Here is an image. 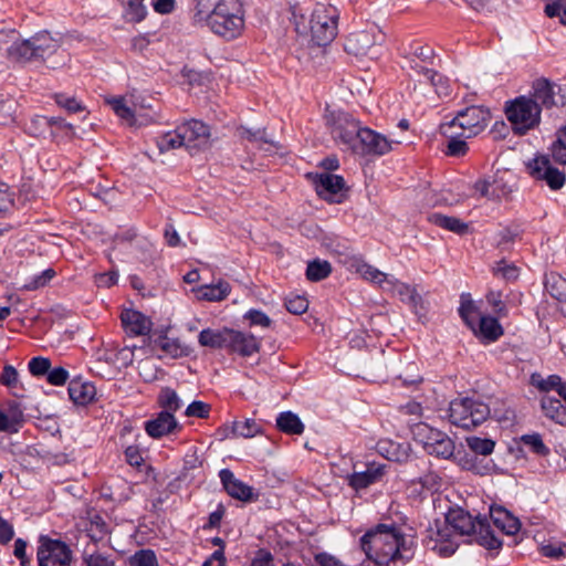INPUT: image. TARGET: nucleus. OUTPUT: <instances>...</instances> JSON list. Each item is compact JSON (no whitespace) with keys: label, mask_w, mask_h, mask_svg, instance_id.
<instances>
[{"label":"nucleus","mask_w":566,"mask_h":566,"mask_svg":"<svg viewBox=\"0 0 566 566\" xmlns=\"http://www.w3.org/2000/svg\"><path fill=\"white\" fill-rule=\"evenodd\" d=\"M361 551L376 565L409 560L413 556V537L395 523H379L359 539Z\"/></svg>","instance_id":"f257e3e1"},{"label":"nucleus","mask_w":566,"mask_h":566,"mask_svg":"<svg viewBox=\"0 0 566 566\" xmlns=\"http://www.w3.org/2000/svg\"><path fill=\"white\" fill-rule=\"evenodd\" d=\"M294 7L292 11L295 30L300 34L311 33L312 41L323 46L331 43L337 35L338 10L331 4L317 3L307 20L304 13Z\"/></svg>","instance_id":"f03ea898"},{"label":"nucleus","mask_w":566,"mask_h":566,"mask_svg":"<svg viewBox=\"0 0 566 566\" xmlns=\"http://www.w3.org/2000/svg\"><path fill=\"white\" fill-rule=\"evenodd\" d=\"M451 530L458 535L473 536V539L489 551L500 549L502 541L497 538L491 528L486 516L475 518L461 507L450 509L444 517Z\"/></svg>","instance_id":"7ed1b4c3"},{"label":"nucleus","mask_w":566,"mask_h":566,"mask_svg":"<svg viewBox=\"0 0 566 566\" xmlns=\"http://www.w3.org/2000/svg\"><path fill=\"white\" fill-rule=\"evenodd\" d=\"M217 35L226 39H237L244 29V9L240 0H219L211 10L208 24Z\"/></svg>","instance_id":"20e7f679"},{"label":"nucleus","mask_w":566,"mask_h":566,"mask_svg":"<svg viewBox=\"0 0 566 566\" xmlns=\"http://www.w3.org/2000/svg\"><path fill=\"white\" fill-rule=\"evenodd\" d=\"M490 416V408L480 399L464 397L450 402L449 419L457 427L470 430L484 422Z\"/></svg>","instance_id":"39448f33"},{"label":"nucleus","mask_w":566,"mask_h":566,"mask_svg":"<svg viewBox=\"0 0 566 566\" xmlns=\"http://www.w3.org/2000/svg\"><path fill=\"white\" fill-rule=\"evenodd\" d=\"M413 439L421 443L427 453L442 459H450L455 449L454 441L443 431L426 422L410 426Z\"/></svg>","instance_id":"423d86ee"},{"label":"nucleus","mask_w":566,"mask_h":566,"mask_svg":"<svg viewBox=\"0 0 566 566\" xmlns=\"http://www.w3.org/2000/svg\"><path fill=\"white\" fill-rule=\"evenodd\" d=\"M541 112V106L532 98L525 96L515 98L505 108L506 117L512 124L514 132L518 135H524L538 126Z\"/></svg>","instance_id":"0eeeda50"},{"label":"nucleus","mask_w":566,"mask_h":566,"mask_svg":"<svg viewBox=\"0 0 566 566\" xmlns=\"http://www.w3.org/2000/svg\"><path fill=\"white\" fill-rule=\"evenodd\" d=\"M325 119L335 142L353 150L363 127L350 114L326 111Z\"/></svg>","instance_id":"6e6552de"},{"label":"nucleus","mask_w":566,"mask_h":566,"mask_svg":"<svg viewBox=\"0 0 566 566\" xmlns=\"http://www.w3.org/2000/svg\"><path fill=\"white\" fill-rule=\"evenodd\" d=\"M491 119L490 111L483 106H469L458 112L457 116L444 125L454 126L465 138L482 133Z\"/></svg>","instance_id":"1a4fd4ad"},{"label":"nucleus","mask_w":566,"mask_h":566,"mask_svg":"<svg viewBox=\"0 0 566 566\" xmlns=\"http://www.w3.org/2000/svg\"><path fill=\"white\" fill-rule=\"evenodd\" d=\"M337 254L338 262L348 271L360 274L364 280L385 286L391 276L366 263L360 255L354 254L347 247L337 244L332 250Z\"/></svg>","instance_id":"9d476101"},{"label":"nucleus","mask_w":566,"mask_h":566,"mask_svg":"<svg viewBox=\"0 0 566 566\" xmlns=\"http://www.w3.org/2000/svg\"><path fill=\"white\" fill-rule=\"evenodd\" d=\"M424 546L441 557H449L459 546L458 535L443 521H434L426 531Z\"/></svg>","instance_id":"9b49d317"},{"label":"nucleus","mask_w":566,"mask_h":566,"mask_svg":"<svg viewBox=\"0 0 566 566\" xmlns=\"http://www.w3.org/2000/svg\"><path fill=\"white\" fill-rule=\"evenodd\" d=\"M527 169L534 179L545 181L552 190L560 189L566 182L565 172L554 167L545 155L532 159L527 164Z\"/></svg>","instance_id":"f8f14e48"},{"label":"nucleus","mask_w":566,"mask_h":566,"mask_svg":"<svg viewBox=\"0 0 566 566\" xmlns=\"http://www.w3.org/2000/svg\"><path fill=\"white\" fill-rule=\"evenodd\" d=\"M313 181L316 193L326 201L340 203L346 196L347 189L342 176L323 172L317 174Z\"/></svg>","instance_id":"ddd939ff"},{"label":"nucleus","mask_w":566,"mask_h":566,"mask_svg":"<svg viewBox=\"0 0 566 566\" xmlns=\"http://www.w3.org/2000/svg\"><path fill=\"white\" fill-rule=\"evenodd\" d=\"M388 138L368 127H363L353 151L359 155L382 156L391 150Z\"/></svg>","instance_id":"4468645a"},{"label":"nucleus","mask_w":566,"mask_h":566,"mask_svg":"<svg viewBox=\"0 0 566 566\" xmlns=\"http://www.w3.org/2000/svg\"><path fill=\"white\" fill-rule=\"evenodd\" d=\"M71 551L61 541H48L38 548L39 566H70Z\"/></svg>","instance_id":"2eb2a0df"},{"label":"nucleus","mask_w":566,"mask_h":566,"mask_svg":"<svg viewBox=\"0 0 566 566\" xmlns=\"http://www.w3.org/2000/svg\"><path fill=\"white\" fill-rule=\"evenodd\" d=\"M387 473V465L378 462H369L366 469L360 472H353L348 474L346 480L347 484L355 491H361L370 485H374L385 478Z\"/></svg>","instance_id":"dca6fc26"},{"label":"nucleus","mask_w":566,"mask_h":566,"mask_svg":"<svg viewBox=\"0 0 566 566\" xmlns=\"http://www.w3.org/2000/svg\"><path fill=\"white\" fill-rule=\"evenodd\" d=\"M179 132L181 133V140H184L185 147L190 150L203 148L209 144L210 129L200 120L191 119L179 125Z\"/></svg>","instance_id":"f3484780"},{"label":"nucleus","mask_w":566,"mask_h":566,"mask_svg":"<svg viewBox=\"0 0 566 566\" xmlns=\"http://www.w3.org/2000/svg\"><path fill=\"white\" fill-rule=\"evenodd\" d=\"M31 39L36 60L59 56L60 60L53 63L52 67H56L57 64L64 63L66 53L61 50L60 41L54 39L49 32H39Z\"/></svg>","instance_id":"a211bd4d"},{"label":"nucleus","mask_w":566,"mask_h":566,"mask_svg":"<svg viewBox=\"0 0 566 566\" xmlns=\"http://www.w3.org/2000/svg\"><path fill=\"white\" fill-rule=\"evenodd\" d=\"M533 90L532 99L535 101L538 106L542 105L546 108H551L566 103V97L559 94L560 87L545 78L535 81Z\"/></svg>","instance_id":"6ab92c4d"},{"label":"nucleus","mask_w":566,"mask_h":566,"mask_svg":"<svg viewBox=\"0 0 566 566\" xmlns=\"http://www.w3.org/2000/svg\"><path fill=\"white\" fill-rule=\"evenodd\" d=\"M260 348L261 342L254 335L231 328L227 347L230 353L239 354L242 357H250L259 353Z\"/></svg>","instance_id":"aec40b11"},{"label":"nucleus","mask_w":566,"mask_h":566,"mask_svg":"<svg viewBox=\"0 0 566 566\" xmlns=\"http://www.w3.org/2000/svg\"><path fill=\"white\" fill-rule=\"evenodd\" d=\"M377 36L368 30L352 32L344 44L345 51L355 56L367 55L377 43Z\"/></svg>","instance_id":"412c9836"},{"label":"nucleus","mask_w":566,"mask_h":566,"mask_svg":"<svg viewBox=\"0 0 566 566\" xmlns=\"http://www.w3.org/2000/svg\"><path fill=\"white\" fill-rule=\"evenodd\" d=\"M120 319L125 332L133 336L147 335L153 327L150 318L135 310H125Z\"/></svg>","instance_id":"4be33fe9"},{"label":"nucleus","mask_w":566,"mask_h":566,"mask_svg":"<svg viewBox=\"0 0 566 566\" xmlns=\"http://www.w3.org/2000/svg\"><path fill=\"white\" fill-rule=\"evenodd\" d=\"M219 476L224 490L231 497L244 502L250 501L252 499V488L247 485L242 481L238 480L231 470L222 469L219 472Z\"/></svg>","instance_id":"5701e85b"},{"label":"nucleus","mask_w":566,"mask_h":566,"mask_svg":"<svg viewBox=\"0 0 566 566\" xmlns=\"http://www.w3.org/2000/svg\"><path fill=\"white\" fill-rule=\"evenodd\" d=\"M178 427L175 416L169 411H160L156 418L145 422V431L151 438H161Z\"/></svg>","instance_id":"b1692460"},{"label":"nucleus","mask_w":566,"mask_h":566,"mask_svg":"<svg viewBox=\"0 0 566 566\" xmlns=\"http://www.w3.org/2000/svg\"><path fill=\"white\" fill-rule=\"evenodd\" d=\"M490 518L493 525L506 535H514L521 528L518 518L502 506H491Z\"/></svg>","instance_id":"393cba45"},{"label":"nucleus","mask_w":566,"mask_h":566,"mask_svg":"<svg viewBox=\"0 0 566 566\" xmlns=\"http://www.w3.org/2000/svg\"><path fill=\"white\" fill-rule=\"evenodd\" d=\"M377 452L389 461L406 462L410 455V444L381 439L376 444Z\"/></svg>","instance_id":"a878e982"},{"label":"nucleus","mask_w":566,"mask_h":566,"mask_svg":"<svg viewBox=\"0 0 566 566\" xmlns=\"http://www.w3.org/2000/svg\"><path fill=\"white\" fill-rule=\"evenodd\" d=\"M440 133L448 140L446 150L448 156L461 157L468 153L467 138L455 130L454 126L441 124Z\"/></svg>","instance_id":"bb28decb"},{"label":"nucleus","mask_w":566,"mask_h":566,"mask_svg":"<svg viewBox=\"0 0 566 566\" xmlns=\"http://www.w3.org/2000/svg\"><path fill=\"white\" fill-rule=\"evenodd\" d=\"M70 399L80 406H86L92 402L96 396V388L90 381H83L81 378H74L69 384Z\"/></svg>","instance_id":"cd10ccee"},{"label":"nucleus","mask_w":566,"mask_h":566,"mask_svg":"<svg viewBox=\"0 0 566 566\" xmlns=\"http://www.w3.org/2000/svg\"><path fill=\"white\" fill-rule=\"evenodd\" d=\"M382 289L390 291L392 294L399 296L402 302L408 303L412 307H417L422 302L421 296L418 294L413 286L400 282L394 276L390 277L388 284L382 286Z\"/></svg>","instance_id":"c85d7f7f"},{"label":"nucleus","mask_w":566,"mask_h":566,"mask_svg":"<svg viewBox=\"0 0 566 566\" xmlns=\"http://www.w3.org/2000/svg\"><path fill=\"white\" fill-rule=\"evenodd\" d=\"M231 328H205L199 333L198 343L203 347L222 349L228 347Z\"/></svg>","instance_id":"c756f323"},{"label":"nucleus","mask_w":566,"mask_h":566,"mask_svg":"<svg viewBox=\"0 0 566 566\" xmlns=\"http://www.w3.org/2000/svg\"><path fill=\"white\" fill-rule=\"evenodd\" d=\"M193 291L200 301L220 302L228 297L231 286L227 281L219 280L216 284L201 285Z\"/></svg>","instance_id":"7c9ffc66"},{"label":"nucleus","mask_w":566,"mask_h":566,"mask_svg":"<svg viewBox=\"0 0 566 566\" xmlns=\"http://www.w3.org/2000/svg\"><path fill=\"white\" fill-rule=\"evenodd\" d=\"M504 331L499 323L497 317L490 315H481L476 322V333L474 335L481 336L489 342L497 340Z\"/></svg>","instance_id":"2f4dec72"},{"label":"nucleus","mask_w":566,"mask_h":566,"mask_svg":"<svg viewBox=\"0 0 566 566\" xmlns=\"http://www.w3.org/2000/svg\"><path fill=\"white\" fill-rule=\"evenodd\" d=\"M541 407L547 418L566 426V405H563L559 399L545 395L541 399Z\"/></svg>","instance_id":"473e14b6"},{"label":"nucleus","mask_w":566,"mask_h":566,"mask_svg":"<svg viewBox=\"0 0 566 566\" xmlns=\"http://www.w3.org/2000/svg\"><path fill=\"white\" fill-rule=\"evenodd\" d=\"M428 220L431 223L457 234H464L469 231V224L457 217L434 212L429 214Z\"/></svg>","instance_id":"72a5a7b5"},{"label":"nucleus","mask_w":566,"mask_h":566,"mask_svg":"<svg viewBox=\"0 0 566 566\" xmlns=\"http://www.w3.org/2000/svg\"><path fill=\"white\" fill-rule=\"evenodd\" d=\"M107 103L112 107L113 112L123 119L126 124L133 126L137 124L136 120V107L130 106L129 101L126 97H113L107 99Z\"/></svg>","instance_id":"f704fd0d"},{"label":"nucleus","mask_w":566,"mask_h":566,"mask_svg":"<svg viewBox=\"0 0 566 566\" xmlns=\"http://www.w3.org/2000/svg\"><path fill=\"white\" fill-rule=\"evenodd\" d=\"M459 314L468 327L473 333H476V322L482 314L475 303L470 298L469 294L461 295Z\"/></svg>","instance_id":"c9c22d12"},{"label":"nucleus","mask_w":566,"mask_h":566,"mask_svg":"<svg viewBox=\"0 0 566 566\" xmlns=\"http://www.w3.org/2000/svg\"><path fill=\"white\" fill-rule=\"evenodd\" d=\"M276 426L286 434H302L305 429L300 417L292 411L281 412L276 418Z\"/></svg>","instance_id":"e433bc0d"},{"label":"nucleus","mask_w":566,"mask_h":566,"mask_svg":"<svg viewBox=\"0 0 566 566\" xmlns=\"http://www.w3.org/2000/svg\"><path fill=\"white\" fill-rule=\"evenodd\" d=\"M8 56L14 62H29L35 59L32 39L17 41L8 49Z\"/></svg>","instance_id":"4c0bfd02"},{"label":"nucleus","mask_w":566,"mask_h":566,"mask_svg":"<svg viewBox=\"0 0 566 566\" xmlns=\"http://www.w3.org/2000/svg\"><path fill=\"white\" fill-rule=\"evenodd\" d=\"M156 345L158 348H160V350H163L167 356L171 358H179L189 354L188 347L181 344V342L177 338L161 336L156 340Z\"/></svg>","instance_id":"58836bf2"},{"label":"nucleus","mask_w":566,"mask_h":566,"mask_svg":"<svg viewBox=\"0 0 566 566\" xmlns=\"http://www.w3.org/2000/svg\"><path fill=\"white\" fill-rule=\"evenodd\" d=\"M238 132L241 138L248 139L249 142L258 145L259 148L265 151H272V148H274V145L272 140L268 137L265 129L259 128L252 130L247 127H240Z\"/></svg>","instance_id":"ea45409f"},{"label":"nucleus","mask_w":566,"mask_h":566,"mask_svg":"<svg viewBox=\"0 0 566 566\" xmlns=\"http://www.w3.org/2000/svg\"><path fill=\"white\" fill-rule=\"evenodd\" d=\"M545 289L557 301H566V277L560 274L552 272L546 275Z\"/></svg>","instance_id":"a19ab883"},{"label":"nucleus","mask_w":566,"mask_h":566,"mask_svg":"<svg viewBox=\"0 0 566 566\" xmlns=\"http://www.w3.org/2000/svg\"><path fill=\"white\" fill-rule=\"evenodd\" d=\"M262 432V427L254 419L233 421L231 426L232 437L253 438Z\"/></svg>","instance_id":"79ce46f5"},{"label":"nucleus","mask_w":566,"mask_h":566,"mask_svg":"<svg viewBox=\"0 0 566 566\" xmlns=\"http://www.w3.org/2000/svg\"><path fill=\"white\" fill-rule=\"evenodd\" d=\"M332 273V265L325 260H313L307 263L306 277L308 281L318 282Z\"/></svg>","instance_id":"37998d69"},{"label":"nucleus","mask_w":566,"mask_h":566,"mask_svg":"<svg viewBox=\"0 0 566 566\" xmlns=\"http://www.w3.org/2000/svg\"><path fill=\"white\" fill-rule=\"evenodd\" d=\"M551 156L555 163L566 165V124L556 133V140L552 144Z\"/></svg>","instance_id":"c03bdc74"},{"label":"nucleus","mask_w":566,"mask_h":566,"mask_svg":"<svg viewBox=\"0 0 566 566\" xmlns=\"http://www.w3.org/2000/svg\"><path fill=\"white\" fill-rule=\"evenodd\" d=\"M158 403L164 409L163 411H169L172 415L181 407V401L177 392L169 387H165L160 390Z\"/></svg>","instance_id":"a18cd8bd"},{"label":"nucleus","mask_w":566,"mask_h":566,"mask_svg":"<svg viewBox=\"0 0 566 566\" xmlns=\"http://www.w3.org/2000/svg\"><path fill=\"white\" fill-rule=\"evenodd\" d=\"M521 442L539 457H547L549 454V448L544 443L539 433L523 434Z\"/></svg>","instance_id":"49530a36"},{"label":"nucleus","mask_w":566,"mask_h":566,"mask_svg":"<svg viewBox=\"0 0 566 566\" xmlns=\"http://www.w3.org/2000/svg\"><path fill=\"white\" fill-rule=\"evenodd\" d=\"M467 444L471 451L480 455H490L495 448V441L489 438L481 437H469L467 438Z\"/></svg>","instance_id":"de8ad7c7"},{"label":"nucleus","mask_w":566,"mask_h":566,"mask_svg":"<svg viewBox=\"0 0 566 566\" xmlns=\"http://www.w3.org/2000/svg\"><path fill=\"white\" fill-rule=\"evenodd\" d=\"M157 146L161 153L185 146L184 140H181L179 126L174 132H168L158 137Z\"/></svg>","instance_id":"09e8293b"},{"label":"nucleus","mask_w":566,"mask_h":566,"mask_svg":"<svg viewBox=\"0 0 566 566\" xmlns=\"http://www.w3.org/2000/svg\"><path fill=\"white\" fill-rule=\"evenodd\" d=\"M421 70L423 71V76L436 87L439 95L448 96L450 94L447 77L428 67H421Z\"/></svg>","instance_id":"8fccbe9b"},{"label":"nucleus","mask_w":566,"mask_h":566,"mask_svg":"<svg viewBox=\"0 0 566 566\" xmlns=\"http://www.w3.org/2000/svg\"><path fill=\"white\" fill-rule=\"evenodd\" d=\"M14 207V195L10 187L6 184H0V218H6Z\"/></svg>","instance_id":"3c124183"},{"label":"nucleus","mask_w":566,"mask_h":566,"mask_svg":"<svg viewBox=\"0 0 566 566\" xmlns=\"http://www.w3.org/2000/svg\"><path fill=\"white\" fill-rule=\"evenodd\" d=\"M161 373L153 359H144L138 363V374L146 382L155 381Z\"/></svg>","instance_id":"603ef678"},{"label":"nucleus","mask_w":566,"mask_h":566,"mask_svg":"<svg viewBox=\"0 0 566 566\" xmlns=\"http://www.w3.org/2000/svg\"><path fill=\"white\" fill-rule=\"evenodd\" d=\"M485 297L486 302L491 305L494 314L499 318H503L509 315V310L502 300V293L500 291H490Z\"/></svg>","instance_id":"864d4df0"},{"label":"nucleus","mask_w":566,"mask_h":566,"mask_svg":"<svg viewBox=\"0 0 566 566\" xmlns=\"http://www.w3.org/2000/svg\"><path fill=\"white\" fill-rule=\"evenodd\" d=\"M132 566H158L156 555L150 549H140L130 557Z\"/></svg>","instance_id":"5fc2aeb1"},{"label":"nucleus","mask_w":566,"mask_h":566,"mask_svg":"<svg viewBox=\"0 0 566 566\" xmlns=\"http://www.w3.org/2000/svg\"><path fill=\"white\" fill-rule=\"evenodd\" d=\"M285 307L290 313L301 315L307 311L308 301L301 295L289 296L285 300Z\"/></svg>","instance_id":"6e6d98bb"},{"label":"nucleus","mask_w":566,"mask_h":566,"mask_svg":"<svg viewBox=\"0 0 566 566\" xmlns=\"http://www.w3.org/2000/svg\"><path fill=\"white\" fill-rule=\"evenodd\" d=\"M83 562L86 566H116L115 562L107 555L99 552L83 554Z\"/></svg>","instance_id":"4d7b16f0"},{"label":"nucleus","mask_w":566,"mask_h":566,"mask_svg":"<svg viewBox=\"0 0 566 566\" xmlns=\"http://www.w3.org/2000/svg\"><path fill=\"white\" fill-rule=\"evenodd\" d=\"M493 272L495 275L501 276L506 281H513L518 276V269L514 264L507 263L504 260L495 264Z\"/></svg>","instance_id":"13d9d810"},{"label":"nucleus","mask_w":566,"mask_h":566,"mask_svg":"<svg viewBox=\"0 0 566 566\" xmlns=\"http://www.w3.org/2000/svg\"><path fill=\"white\" fill-rule=\"evenodd\" d=\"M192 19L197 24H209L211 10L207 4L206 0H195Z\"/></svg>","instance_id":"bf43d9fd"},{"label":"nucleus","mask_w":566,"mask_h":566,"mask_svg":"<svg viewBox=\"0 0 566 566\" xmlns=\"http://www.w3.org/2000/svg\"><path fill=\"white\" fill-rule=\"evenodd\" d=\"M545 13L549 18H559L562 24L566 25V0H556L545 6Z\"/></svg>","instance_id":"052dcab7"},{"label":"nucleus","mask_w":566,"mask_h":566,"mask_svg":"<svg viewBox=\"0 0 566 566\" xmlns=\"http://www.w3.org/2000/svg\"><path fill=\"white\" fill-rule=\"evenodd\" d=\"M29 371L33 375V376H43L45 374H48L50 367H51V361L49 358H44V357H33L30 361H29Z\"/></svg>","instance_id":"680f3d73"},{"label":"nucleus","mask_w":566,"mask_h":566,"mask_svg":"<svg viewBox=\"0 0 566 566\" xmlns=\"http://www.w3.org/2000/svg\"><path fill=\"white\" fill-rule=\"evenodd\" d=\"M244 318L250 322V325L270 327L271 318L262 311L250 310L245 313Z\"/></svg>","instance_id":"e2e57ef3"},{"label":"nucleus","mask_w":566,"mask_h":566,"mask_svg":"<svg viewBox=\"0 0 566 566\" xmlns=\"http://www.w3.org/2000/svg\"><path fill=\"white\" fill-rule=\"evenodd\" d=\"M0 382L8 388H17L19 384V374L17 369L11 365H6L0 376Z\"/></svg>","instance_id":"0e129e2a"},{"label":"nucleus","mask_w":566,"mask_h":566,"mask_svg":"<svg viewBox=\"0 0 566 566\" xmlns=\"http://www.w3.org/2000/svg\"><path fill=\"white\" fill-rule=\"evenodd\" d=\"M210 406L203 401H192L186 409V416L205 419L209 417Z\"/></svg>","instance_id":"69168bd1"},{"label":"nucleus","mask_w":566,"mask_h":566,"mask_svg":"<svg viewBox=\"0 0 566 566\" xmlns=\"http://www.w3.org/2000/svg\"><path fill=\"white\" fill-rule=\"evenodd\" d=\"M560 377L558 375H551L547 378H541L538 376V379L535 375L532 376V382L534 386H536L541 391H549L555 390L556 386L559 385Z\"/></svg>","instance_id":"338daca9"},{"label":"nucleus","mask_w":566,"mask_h":566,"mask_svg":"<svg viewBox=\"0 0 566 566\" xmlns=\"http://www.w3.org/2000/svg\"><path fill=\"white\" fill-rule=\"evenodd\" d=\"M251 566H275L272 553L265 548H260L255 552L251 560Z\"/></svg>","instance_id":"774afa93"}]
</instances>
